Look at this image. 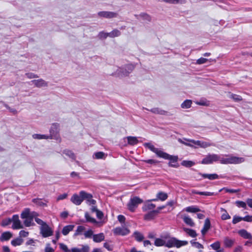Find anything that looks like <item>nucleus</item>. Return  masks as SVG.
<instances>
[{"label":"nucleus","mask_w":252,"mask_h":252,"mask_svg":"<svg viewBox=\"0 0 252 252\" xmlns=\"http://www.w3.org/2000/svg\"><path fill=\"white\" fill-rule=\"evenodd\" d=\"M144 145L146 147L155 153L158 157L169 160L168 165L170 167L177 168L179 166L178 163V157L177 156L170 155L159 149L155 147L153 145L149 143H145Z\"/></svg>","instance_id":"nucleus-1"},{"label":"nucleus","mask_w":252,"mask_h":252,"mask_svg":"<svg viewBox=\"0 0 252 252\" xmlns=\"http://www.w3.org/2000/svg\"><path fill=\"white\" fill-rule=\"evenodd\" d=\"M84 200H86L93 204L95 202L92 199V195L84 191H80L79 194H74L70 199L71 201L76 205H80Z\"/></svg>","instance_id":"nucleus-2"},{"label":"nucleus","mask_w":252,"mask_h":252,"mask_svg":"<svg viewBox=\"0 0 252 252\" xmlns=\"http://www.w3.org/2000/svg\"><path fill=\"white\" fill-rule=\"evenodd\" d=\"M37 216L35 212H31L29 209H25L21 213V217L24 220L23 223L27 227L33 226L34 224L33 219Z\"/></svg>","instance_id":"nucleus-3"},{"label":"nucleus","mask_w":252,"mask_h":252,"mask_svg":"<svg viewBox=\"0 0 252 252\" xmlns=\"http://www.w3.org/2000/svg\"><path fill=\"white\" fill-rule=\"evenodd\" d=\"M188 244V242L187 241H182L178 240L175 238H172L169 239L167 242L165 241V245L168 248L176 247L177 248H180Z\"/></svg>","instance_id":"nucleus-4"},{"label":"nucleus","mask_w":252,"mask_h":252,"mask_svg":"<svg viewBox=\"0 0 252 252\" xmlns=\"http://www.w3.org/2000/svg\"><path fill=\"white\" fill-rule=\"evenodd\" d=\"M142 202V200L137 197H134L131 198L127 204L128 209L131 212L134 211L139 204Z\"/></svg>","instance_id":"nucleus-5"},{"label":"nucleus","mask_w":252,"mask_h":252,"mask_svg":"<svg viewBox=\"0 0 252 252\" xmlns=\"http://www.w3.org/2000/svg\"><path fill=\"white\" fill-rule=\"evenodd\" d=\"M40 233L43 237H48L51 236L53 234V231L48 225L46 224L43 226H40Z\"/></svg>","instance_id":"nucleus-6"},{"label":"nucleus","mask_w":252,"mask_h":252,"mask_svg":"<svg viewBox=\"0 0 252 252\" xmlns=\"http://www.w3.org/2000/svg\"><path fill=\"white\" fill-rule=\"evenodd\" d=\"M220 160V157L218 155L212 154L209 155L205 157L201 161L202 164H210L214 161H217Z\"/></svg>","instance_id":"nucleus-7"},{"label":"nucleus","mask_w":252,"mask_h":252,"mask_svg":"<svg viewBox=\"0 0 252 252\" xmlns=\"http://www.w3.org/2000/svg\"><path fill=\"white\" fill-rule=\"evenodd\" d=\"M11 222H13L12 228L13 229H19L23 228V225L21 224L18 215H15L13 216Z\"/></svg>","instance_id":"nucleus-8"},{"label":"nucleus","mask_w":252,"mask_h":252,"mask_svg":"<svg viewBox=\"0 0 252 252\" xmlns=\"http://www.w3.org/2000/svg\"><path fill=\"white\" fill-rule=\"evenodd\" d=\"M192 143L194 144V146L197 147V148L198 147L202 148H207L209 147L212 145V144L208 141L197 140V141H191Z\"/></svg>","instance_id":"nucleus-9"},{"label":"nucleus","mask_w":252,"mask_h":252,"mask_svg":"<svg viewBox=\"0 0 252 252\" xmlns=\"http://www.w3.org/2000/svg\"><path fill=\"white\" fill-rule=\"evenodd\" d=\"M113 232L116 235H126L129 234L130 231L126 227H116L113 229Z\"/></svg>","instance_id":"nucleus-10"},{"label":"nucleus","mask_w":252,"mask_h":252,"mask_svg":"<svg viewBox=\"0 0 252 252\" xmlns=\"http://www.w3.org/2000/svg\"><path fill=\"white\" fill-rule=\"evenodd\" d=\"M32 83L38 88L46 87L48 86L47 83L42 79L33 80Z\"/></svg>","instance_id":"nucleus-11"},{"label":"nucleus","mask_w":252,"mask_h":252,"mask_svg":"<svg viewBox=\"0 0 252 252\" xmlns=\"http://www.w3.org/2000/svg\"><path fill=\"white\" fill-rule=\"evenodd\" d=\"M98 15L102 17L112 18L116 17L117 14L112 12L101 11L98 13Z\"/></svg>","instance_id":"nucleus-12"},{"label":"nucleus","mask_w":252,"mask_h":252,"mask_svg":"<svg viewBox=\"0 0 252 252\" xmlns=\"http://www.w3.org/2000/svg\"><path fill=\"white\" fill-rule=\"evenodd\" d=\"M124 140H126L128 144L132 146L137 144L139 142L137 137L135 136H127L126 138H125Z\"/></svg>","instance_id":"nucleus-13"},{"label":"nucleus","mask_w":252,"mask_h":252,"mask_svg":"<svg viewBox=\"0 0 252 252\" xmlns=\"http://www.w3.org/2000/svg\"><path fill=\"white\" fill-rule=\"evenodd\" d=\"M90 247L88 245H83L81 249L74 248L71 250V252H89Z\"/></svg>","instance_id":"nucleus-14"},{"label":"nucleus","mask_w":252,"mask_h":252,"mask_svg":"<svg viewBox=\"0 0 252 252\" xmlns=\"http://www.w3.org/2000/svg\"><path fill=\"white\" fill-rule=\"evenodd\" d=\"M239 235L244 239H251L252 238V235L245 229H241L238 232Z\"/></svg>","instance_id":"nucleus-15"},{"label":"nucleus","mask_w":252,"mask_h":252,"mask_svg":"<svg viewBox=\"0 0 252 252\" xmlns=\"http://www.w3.org/2000/svg\"><path fill=\"white\" fill-rule=\"evenodd\" d=\"M93 241L96 243H99L104 240L105 236L103 233H100L97 234L93 235Z\"/></svg>","instance_id":"nucleus-16"},{"label":"nucleus","mask_w":252,"mask_h":252,"mask_svg":"<svg viewBox=\"0 0 252 252\" xmlns=\"http://www.w3.org/2000/svg\"><path fill=\"white\" fill-rule=\"evenodd\" d=\"M168 197V195L166 193L163 192H159L157 194V198L153 199V201L160 200L161 201L165 200Z\"/></svg>","instance_id":"nucleus-17"},{"label":"nucleus","mask_w":252,"mask_h":252,"mask_svg":"<svg viewBox=\"0 0 252 252\" xmlns=\"http://www.w3.org/2000/svg\"><path fill=\"white\" fill-rule=\"evenodd\" d=\"M227 96L229 98L231 99L236 102H239L242 100V98L240 95L231 93H228Z\"/></svg>","instance_id":"nucleus-18"},{"label":"nucleus","mask_w":252,"mask_h":252,"mask_svg":"<svg viewBox=\"0 0 252 252\" xmlns=\"http://www.w3.org/2000/svg\"><path fill=\"white\" fill-rule=\"evenodd\" d=\"M12 236V234L10 232H4L1 234L0 237V240L1 241H7Z\"/></svg>","instance_id":"nucleus-19"},{"label":"nucleus","mask_w":252,"mask_h":252,"mask_svg":"<svg viewBox=\"0 0 252 252\" xmlns=\"http://www.w3.org/2000/svg\"><path fill=\"white\" fill-rule=\"evenodd\" d=\"M210 221L208 219H207L205 220L204 224L203 229L201 230V233L203 235H205V233L208 231L210 227Z\"/></svg>","instance_id":"nucleus-20"},{"label":"nucleus","mask_w":252,"mask_h":252,"mask_svg":"<svg viewBox=\"0 0 252 252\" xmlns=\"http://www.w3.org/2000/svg\"><path fill=\"white\" fill-rule=\"evenodd\" d=\"M245 160V158L243 157L232 156L231 164H240L244 162Z\"/></svg>","instance_id":"nucleus-21"},{"label":"nucleus","mask_w":252,"mask_h":252,"mask_svg":"<svg viewBox=\"0 0 252 252\" xmlns=\"http://www.w3.org/2000/svg\"><path fill=\"white\" fill-rule=\"evenodd\" d=\"M182 218L187 225L190 226H193L194 225V223L192 220L189 217L184 215L182 217Z\"/></svg>","instance_id":"nucleus-22"},{"label":"nucleus","mask_w":252,"mask_h":252,"mask_svg":"<svg viewBox=\"0 0 252 252\" xmlns=\"http://www.w3.org/2000/svg\"><path fill=\"white\" fill-rule=\"evenodd\" d=\"M191 246L196 249H199L198 252H202V249H204L203 246L198 242H196L194 240L190 241Z\"/></svg>","instance_id":"nucleus-23"},{"label":"nucleus","mask_w":252,"mask_h":252,"mask_svg":"<svg viewBox=\"0 0 252 252\" xmlns=\"http://www.w3.org/2000/svg\"><path fill=\"white\" fill-rule=\"evenodd\" d=\"M93 158L99 159H104L106 157V155L104 153L102 152H98L95 153L93 155Z\"/></svg>","instance_id":"nucleus-24"},{"label":"nucleus","mask_w":252,"mask_h":252,"mask_svg":"<svg viewBox=\"0 0 252 252\" xmlns=\"http://www.w3.org/2000/svg\"><path fill=\"white\" fill-rule=\"evenodd\" d=\"M74 228V225H66L63 228L62 233L64 235H66L69 233L70 231H72Z\"/></svg>","instance_id":"nucleus-25"},{"label":"nucleus","mask_w":252,"mask_h":252,"mask_svg":"<svg viewBox=\"0 0 252 252\" xmlns=\"http://www.w3.org/2000/svg\"><path fill=\"white\" fill-rule=\"evenodd\" d=\"M158 213V211H154L151 212L147 214H146L144 217V219L147 220H150L154 218L155 216Z\"/></svg>","instance_id":"nucleus-26"},{"label":"nucleus","mask_w":252,"mask_h":252,"mask_svg":"<svg viewBox=\"0 0 252 252\" xmlns=\"http://www.w3.org/2000/svg\"><path fill=\"white\" fill-rule=\"evenodd\" d=\"M185 211L189 213H196L199 212L200 210L196 206H192L186 207L185 209Z\"/></svg>","instance_id":"nucleus-27"},{"label":"nucleus","mask_w":252,"mask_h":252,"mask_svg":"<svg viewBox=\"0 0 252 252\" xmlns=\"http://www.w3.org/2000/svg\"><path fill=\"white\" fill-rule=\"evenodd\" d=\"M192 105V101L191 100L187 99L181 104V107L183 109L189 108Z\"/></svg>","instance_id":"nucleus-28"},{"label":"nucleus","mask_w":252,"mask_h":252,"mask_svg":"<svg viewBox=\"0 0 252 252\" xmlns=\"http://www.w3.org/2000/svg\"><path fill=\"white\" fill-rule=\"evenodd\" d=\"M183 230L185 232H186L187 234H188L189 236L192 238L195 237L197 236L196 232L193 229L187 228H184Z\"/></svg>","instance_id":"nucleus-29"},{"label":"nucleus","mask_w":252,"mask_h":252,"mask_svg":"<svg viewBox=\"0 0 252 252\" xmlns=\"http://www.w3.org/2000/svg\"><path fill=\"white\" fill-rule=\"evenodd\" d=\"M220 211L221 213V218L222 220H228L231 218L230 216L225 209L221 208Z\"/></svg>","instance_id":"nucleus-30"},{"label":"nucleus","mask_w":252,"mask_h":252,"mask_svg":"<svg viewBox=\"0 0 252 252\" xmlns=\"http://www.w3.org/2000/svg\"><path fill=\"white\" fill-rule=\"evenodd\" d=\"M232 156H227L220 159L221 164H231Z\"/></svg>","instance_id":"nucleus-31"},{"label":"nucleus","mask_w":252,"mask_h":252,"mask_svg":"<svg viewBox=\"0 0 252 252\" xmlns=\"http://www.w3.org/2000/svg\"><path fill=\"white\" fill-rule=\"evenodd\" d=\"M23 242V240L21 238H18L11 241V244L13 246H17L21 245Z\"/></svg>","instance_id":"nucleus-32"},{"label":"nucleus","mask_w":252,"mask_h":252,"mask_svg":"<svg viewBox=\"0 0 252 252\" xmlns=\"http://www.w3.org/2000/svg\"><path fill=\"white\" fill-rule=\"evenodd\" d=\"M194 164V163L190 160H183L181 162V165L186 167H190L193 166Z\"/></svg>","instance_id":"nucleus-33"},{"label":"nucleus","mask_w":252,"mask_h":252,"mask_svg":"<svg viewBox=\"0 0 252 252\" xmlns=\"http://www.w3.org/2000/svg\"><path fill=\"white\" fill-rule=\"evenodd\" d=\"M165 241H164L163 239L158 238L156 239L155 241V245L156 246L159 247V246H162L163 245H165Z\"/></svg>","instance_id":"nucleus-34"},{"label":"nucleus","mask_w":252,"mask_h":252,"mask_svg":"<svg viewBox=\"0 0 252 252\" xmlns=\"http://www.w3.org/2000/svg\"><path fill=\"white\" fill-rule=\"evenodd\" d=\"M224 243L226 247H231L233 245L234 241L228 238H226L224 240Z\"/></svg>","instance_id":"nucleus-35"},{"label":"nucleus","mask_w":252,"mask_h":252,"mask_svg":"<svg viewBox=\"0 0 252 252\" xmlns=\"http://www.w3.org/2000/svg\"><path fill=\"white\" fill-rule=\"evenodd\" d=\"M133 236L138 241H141L144 239L142 234L138 232H135L133 234Z\"/></svg>","instance_id":"nucleus-36"},{"label":"nucleus","mask_w":252,"mask_h":252,"mask_svg":"<svg viewBox=\"0 0 252 252\" xmlns=\"http://www.w3.org/2000/svg\"><path fill=\"white\" fill-rule=\"evenodd\" d=\"M202 177H203L205 178H208L210 180H214L215 179H217L218 177V176L216 174H203Z\"/></svg>","instance_id":"nucleus-37"},{"label":"nucleus","mask_w":252,"mask_h":252,"mask_svg":"<svg viewBox=\"0 0 252 252\" xmlns=\"http://www.w3.org/2000/svg\"><path fill=\"white\" fill-rule=\"evenodd\" d=\"M92 211L93 212H95L96 213V216L98 219H101L103 217V214L101 212L98 210L96 208L93 207L92 209Z\"/></svg>","instance_id":"nucleus-38"},{"label":"nucleus","mask_w":252,"mask_h":252,"mask_svg":"<svg viewBox=\"0 0 252 252\" xmlns=\"http://www.w3.org/2000/svg\"><path fill=\"white\" fill-rule=\"evenodd\" d=\"M156 205L152 203L150 201L147 202L145 205L144 209L146 210H151L155 208Z\"/></svg>","instance_id":"nucleus-39"},{"label":"nucleus","mask_w":252,"mask_h":252,"mask_svg":"<svg viewBox=\"0 0 252 252\" xmlns=\"http://www.w3.org/2000/svg\"><path fill=\"white\" fill-rule=\"evenodd\" d=\"M85 230V228L83 226H79L77 227V229L74 233V236L80 235L82 232Z\"/></svg>","instance_id":"nucleus-40"},{"label":"nucleus","mask_w":252,"mask_h":252,"mask_svg":"<svg viewBox=\"0 0 252 252\" xmlns=\"http://www.w3.org/2000/svg\"><path fill=\"white\" fill-rule=\"evenodd\" d=\"M64 154L72 159H74L75 158V155L71 151L66 150L64 151Z\"/></svg>","instance_id":"nucleus-41"},{"label":"nucleus","mask_w":252,"mask_h":252,"mask_svg":"<svg viewBox=\"0 0 252 252\" xmlns=\"http://www.w3.org/2000/svg\"><path fill=\"white\" fill-rule=\"evenodd\" d=\"M193 141V140H188L187 142H184V141H182V143H183V144L186 145V146H190V147H193V148H197V147L195 146L194 144L192 143V142L191 141Z\"/></svg>","instance_id":"nucleus-42"},{"label":"nucleus","mask_w":252,"mask_h":252,"mask_svg":"<svg viewBox=\"0 0 252 252\" xmlns=\"http://www.w3.org/2000/svg\"><path fill=\"white\" fill-rule=\"evenodd\" d=\"M242 220H243V218L238 216H234L233 218L232 222L233 224H236Z\"/></svg>","instance_id":"nucleus-43"},{"label":"nucleus","mask_w":252,"mask_h":252,"mask_svg":"<svg viewBox=\"0 0 252 252\" xmlns=\"http://www.w3.org/2000/svg\"><path fill=\"white\" fill-rule=\"evenodd\" d=\"M211 247L214 250H218L220 248V243L219 242L217 241L215 242L214 243L211 245Z\"/></svg>","instance_id":"nucleus-44"},{"label":"nucleus","mask_w":252,"mask_h":252,"mask_svg":"<svg viewBox=\"0 0 252 252\" xmlns=\"http://www.w3.org/2000/svg\"><path fill=\"white\" fill-rule=\"evenodd\" d=\"M235 204H236V205L239 207H242V208H246V206H247V204L246 203L243 202V201H236Z\"/></svg>","instance_id":"nucleus-45"},{"label":"nucleus","mask_w":252,"mask_h":252,"mask_svg":"<svg viewBox=\"0 0 252 252\" xmlns=\"http://www.w3.org/2000/svg\"><path fill=\"white\" fill-rule=\"evenodd\" d=\"M60 248L61 249H62L63 251L64 252H69L70 251L68 249L67 246L63 243H60L59 244Z\"/></svg>","instance_id":"nucleus-46"},{"label":"nucleus","mask_w":252,"mask_h":252,"mask_svg":"<svg viewBox=\"0 0 252 252\" xmlns=\"http://www.w3.org/2000/svg\"><path fill=\"white\" fill-rule=\"evenodd\" d=\"M94 232L92 230L90 229L86 231L84 233V236L86 238H90L91 236H93Z\"/></svg>","instance_id":"nucleus-47"},{"label":"nucleus","mask_w":252,"mask_h":252,"mask_svg":"<svg viewBox=\"0 0 252 252\" xmlns=\"http://www.w3.org/2000/svg\"><path fill=\"white\" fill-rule=\"evenodd\" d=\"M109 36L115 37L120 35V32L118 30H114L111 32L109 33Z\"/></svg>","instance_id":"nucleus-48"},{"label":"nucleus","mask_w":252,"mask_h":252,"mask_svg":"<svg viewBox=\"0 0 252 252\" xmlns=\"http://www.w3.org/2000/svg\"><path fill=\"white\" fill-rule=\"evenodd\" d=\"M44 251L45 252H54V249L50 246L49 244H46Z\"/></svg>","instance_id":"nucleus-49"},{"label":"nucleus","mask_w":252,"mask_h":252,"mask_svg":"<svg viewBox=\"0 0 252 252\" xmlns=\"http://www.w3.org/2000/svg\"><path fill=\"white\" fill-rule=\"evenodd\" d=\"M26 77L29 79H34L37 78V76L32 72H29L26 74Z\"/></svg>","instance_id":"nucleus-50"},{"label":"nucleus","mask_w":252,"mask_h":252,"mask_svg":"<svg viewBox=\"0 0 252 252\" xmlns=\"http://www.w3.org/2000/svg\"><path fill=\"white\" fill-rule=\"evenodd\" d=\"M207 59L201 58L197 60L196 63L198 64H203L207 63Z\"/></svg>","instance_id":"nucleus-51"},{"label":"nucleus","mask_w":252,"mask_h":252,"mask_svg":"<svg viewBox=\"0 0 252 252\" xmlns=\"http://www.w3.org/2000/svg\"><path fill=\"white\" fill-rule=\"evenodd\" d=\"M192 192L194 193H197L200 195H212L213 193L210 192H196L195 191H192Z\"/></svg>","instance_id":"nucleus-52"},{"label":"nucleus","mask_w":252,"mask_h":252,"mask_svg":"<svg viewBox=\"0 0 252 252\" xmlns=\"http://www.w3.org/2000/svg\"><path fill=\"white\" fill-rule=\"evenodd\" d=\"M35 221L40 225V226H43L45 225L46 223L44 222L43 220H40V219L37 218L36 217L34 218Z\"/></svg>","instance_id":"nucleus-53"},{"label":"nucleus","mask_w":252,"mask_h":252,"mask_svg":"<svg viewBox=\"0 0 252 252\" xmlns=\"http://www.w3.org/2000/svg\"><path fill=\"white\" fill-rule=\"evenodd\" d=\"M67 193H63L62 194H60L57 198V200L59 201L60 200H63V199L66 198L67 197Z\"/></svg>","instance_id":"nucleus-54"},{"label":"nucleus","mask_w":252,"mask_h":252,"mask_svg":"<svg viewBox=\"0 0 252 252\" xmlns=\"http://www.w3.org/2000/svg\"><path fill=\"white\" fill-rule=\"evenodd\" d=\"M85 217L87 219V220L89 221H90V222H93V223H94L96 222L95 220L94 219H93V218H91L89 214L88 213H86L85 214Z\"/></svg>","instance_id":"nucleus-55"},{"label":"nucleus","mask_w":252,"mask_h":252,"mask_svg":"<svg viewBox=\"0 0 252 252\" xmlns=\"http://www.w3.org/2000/svg\"><path fill=\"white\" fill-rule=\"evenodd\" d=\"M11 222V220L9 219L7 220H3L2 222V225L6 226L9 225Z\"/></svg>","instance_id":"nucleus-56"},{"label":"nucleus","mask_w":252,"mask_h":252,"mask_svg":"<svg viewBox=\"0 0 252 252\" xmlns=\"http://www.w3.org/2000/svg\"><path fill=\"white\" fill-rule=\"evenodd\" d=\"M28 234H29V232H26L24 230L21 231L19 233L20 236L21 237H26L28 236Z\"/></svg>","instance_id":"nucleus-57"},{"label":"nucleus","mask_w":252,"mask_h":252,"mask_svg":"<svg viewBox=\"0 0 252 252\" xmlns=\"http://www.w3.org/2000/svg\"><path fill=\"white\" fill-rule=\"evenodd\" d=\"M243 220L244 221L248 222L252 221V216H247L244 218H243Z\"/></svg>","instance_id":"nucleus-58"},{"label":"nucleus","mask_w":252,"mask_h":252,"mask_svg":"<svg viewBox=\"0 0 252 252\" xmlns=\"http://www.w3.org/2000/svg\"><path fill=\"white\" fill-rule=\"evenodd\" d=\"M118 220H119V221L121 222V223H123L125 222V220H126V218L125 217L123 216V215H119L118 216Z\"/></svg>","instance_id":"nucleus-59"},{"label":"nucleus","mask_w":252,"mask_h":252,"mask_svg":"<svg viewBox=\"0 0 252 252\" xmlns=\"http://www.w3.org/2000/svg\"><path fill=\"white\" fill-rule=\"evenodd\" d=\"M34 138H37V139H46L47 138V137L45 135H39V134H36V135H34Z\"/></svg>","instance_id":"nucleus-60"},{"label":"nucleus","mask_w":252,"mask_h":252,"mask_svg":"<svg viewBox=\"0 0 252 252\" xmlns=\"http://www.w3.org/2000/svg\"><path fill=\"white\" fill-rule=\"evenodd\" d=\"M68 215V213L67 211H63L61 213V217L63 219L66 218Z\"/></svg>","instance_id":"nucleus-61"},{"label":"nucleus","mask_w":252,"mask_h":252,"mask_svg":"<svg viewBox=\"0 0 252 252\" xmlns=\"http://www.w3.org/2000/svg\"><path fill=\"white\" fill-rule=\"evenodd\" d=\"M108 36H109V33L104 32H101L99 33V36L100 38H106Z\"/></svg>","instance_id":"nucleus-62"},{"label":"nucleus","mask_w":252,"mask_h":252,"mask_svg":"<svg viewBox=\"0 0 252 252\" xmlns=\"http://www.w3.org/2000/svg\"><path fill=\"white\" fill-rule=\"evenodd\" d=\"M146 163L150 164L157 163L158 162L154 159H148L144 161Z\"/></svg>","instance_id":"nucleus-63"},{"label":"nucleus","mask_w":252,"mask_h":252,"mask_svg":"<svg viewBox=\"0 0 252 252\" xmlns=\"http://www.w3.org/2000/svg\"><path fill=\"white\" fill-rule=\"evenodd\" d=\"M246 203L250 207L252 208V199H248Z\"/></svg>","instance_id":"nucleus-64"}]
</instances>
